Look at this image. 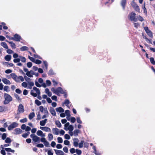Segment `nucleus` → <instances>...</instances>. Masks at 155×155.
Returning a JSON list of instances; mask_svg holds the SVG:
<instances>
[{
    "mask_svg": "<svg viewBox=\"0 0 155 155\" xmlns=\"http://www.w3.org/2000/svg\"><path fill=\"white\" fill-rule=\"evenodd\" d=\"M136 14L134 12H132L128 15L130 20L131 21H137V18H135Z\"/></svg>",
    "mask_w": 155,
    "mask_h": 155,
    "instance_id": "20e7f679",
    "label": "nucleus"
},
{
    "mask_svg": "<svg viewBox=\"0 0 155 155\" xmlns=\"http://www.w3.org/2000/svg\"><path fill=\"white\" fill-rule=\"evenodd\" d=\"M64 138L67 140H69L70 139V136L68 134H65L64 136Z\"/></svg>",
    "mask_w": 155,
    "mask_h": 155,
    "instance_id": "bf43d9fd",
    "label": "nucleus"
},
{
    "mask_svg": "<svg viewBox=\"0 0 155 155\" xmlns=\"http://www.w3.org/2000/svg\"><path fill=\"white\" fill-rule=\"evenodd\" d=\"M14 36L15 37V41H20V40L21 39V36L18 34H15Z\"/></svg>",
    "mask_w": 155,
    "mask_h": 155,
    "instance_id": "ddd939ff",
    "label": "nucleus"
},
{
    "mask_svg": "<svg viewBox=\"0 0 155 155\" xmlns=\"http://www.w3.org/2000/svg\"><path fill=\"white\" fill-rule=\"evenodd\" d=\"M65 114L66 116H69L70 115V111L68 110H65Z\"/></svg>",
    "mask_w": 155,
    "mask_h": 155,
    "instance_id": "338daca9",
    "label": "nucleus"
},
{
    "mask_svg": "<svg viewBox=\"0 0 155 155\" xmlns=\"http://www.w3.org/2000/svg\"><path fill=\"white\" fill-rule=\"evenodd\" d=\"M2 82L5 84H11L10 81L6 78H2Z\"/></svg>",
    "mask_w": 155,
    "mask_h": 155,
    "instance_id": "f8f14e48",
    "label": "nucleus"
},
{
    "mask_svg": "<svg viewBox=\"0 0 155 155\" xmlns=\"http://www.w3.org/2000/svg\"><path fill=\"white\" fill-rule=\"evenodd\" d=\"M9 43L11 45V46L12 48H16L15 44L13 42H9Z\"/></svg>",
    "mask_w": 155,
    "mask_h": 155,
    "instance_id": "2f4dec72",
    "label": "nucleus"
},
{
    "mask_svg": "<svg viewBox=\"0 0 155 155\" xmlns=\"http://www.w3.org/2000/svg\"><path fill=\"white\" fill-rule=\"evenodd\" d=\"M76 153L78 155H80L81 154L82 152L81 150L76 149Z\"/></svg>",
    "mask_w": 155,
    "mask_h": 155,
    "instance_id": "69168bd1",
    "label": "nucleus"
},
{
    "mask_svg": "<svg viewBox=\"0 0 155 155\" xmlns=\"http://www.w3.org/2000/svg\"><path fill=\"white\" fill-rule=\"evenodd\" d=\"M35 116V114L34 112H32L30 113L28 116L30 120L32 119Z\"/></svg>",
    "mask_w": 155,
    "mask_h": 155,
    "instance_id": "b1692460",
    "label": "nucleus"
},
{
    "mask_svg": "<svg viewBox=\"0 0 155 155\" xmlns=\"http://www.w3.org/2000/svg\"><path fill=\"white\" fill-rule=\"evenodd\" d=\"M47 121V119H45L44 120H41L40 122V125L41 126H44Z\"/></svg>",
    "mask_w": 155,
    "mask_h": 155,
    "instance_id": "dca6fc26",
    "label": "nucleus"
},
{
    "mask_svg": "<svg viewBox=\"0 0 155 155\" xmlns=\"http://www.w3.org/2000/svg\"><path fill=\"white\" fill-rule=\"evenodd\" d=\"M73 145L75 147H77L78 145V142L79 140L77 138H74L73 139Z\"/></svg>",
    "mask_w": 155,
    "mask_h": 155,
    "instance_id": "9b49d317",
    "label": "nucleus"
},
{
    "mask_svg": "<svg viewBox=\"0 0 155 155\" xmlns=\"http://www.w3.org/2000/svg\"><path fill=\"white\" fill-rule=\"evenodd\" d=\"M64 144L66 145H68L70 144V142L68 140H65L64 142Z\"/></svg>",
    "mask_w": 155,
    "mask_h": 155,
    "instance_id": "e2e57ef3",
    "label": "nucleus"
},
{
    "mask_svg": "<svg viewBox=\"0 0 155 155\" xmlns=\"http://www.w3.org/2000/svg\"><path fill=\"white\" fill-rule=\"evenodd\" d=\"M30 137L32 138V140L35 143H39L40 142V138L34 134H31Z\"/></svg>",
    "mask_w": 155,
    "mask_h": 155,
    "instance_id": "39448f33",
    "label": "nucleus"
},
{
    "mask_svg": "<svg viewBox=\"0 0 155 155\" xmlns=\"http://www.w3.org/2000/svg\"><path fill=\"white\" fill-rule=\"evenodd\" d=\"M27 121V118H23V119L20 120V122L21 123H24L26 122Z\"/></svg>",
    "mask_w": 155,
    "mask_h": 155,
    "instance_id": "a18cd8bd",
    "label": "nucleus"
},
{
    "mask_svg": "<svg viewBox=\"0 0 155 155\" xmlns=\"http://www.w3.org/2000/svg\"><path fill=\"white\" fill-rule=\"evenodd\" d=\"M32 65V63L31 62H28L27 64V66L28 68H31Z\"/></svg>",
    "mask_w": 155,
    "mask_h": 155,
    "instance_id": "6e6d98bb",
    "label": "nucleus"
},
{
    "mask_svg": "<svg viewBox=\"0 0 155 155\" xmlns=\"http://www.w3.org/2000/svg\"><path fill=\"white\" fill-rule=\"evenodd\" d=\"M22 131L20 129L17 128L14 130V134L15 135L19 134L22 133Z\"/></svg>",
    "mask_w": 155,
    "mask_h": 155,
    "instance_id": "9d476101",
    "label": "nucleus"
},
{
    "mask_svg": "<svg viewBox=\"0 0 155 155\" xmlns=\"http://www.w3.org/2000/svg\"><path fill=\"white\" fill-rule=\"evenodd\" d=\"M20 61V58H15L13 60V61L15 63H18Z\"/></svg>",
    "mask_w": 155,
    "mask_h": 155,
    "instance_id": "3c124183",
    "label": "nucleus"
},
{
    "mask_svg": "<svg viewBox=\"0 0 155 155\" xmlns=\"http://www.w3.org/2000/svg\"><path fill=\"white\" fill-rule=\"evenodd\" d=\"M42 133L43 132L42 131L38 130L37 132V134L38 136H41Z\"/></svg>",
    "mask_w": 155,
    "mask_h": 155,
    "instance_id": "5fc2aeb1",
    "label": "nucleus"
},
{
    "mask_svg": "<svg viewBox=\"0 0 155 155\" xmlns=\"http://www.w3.org/2000/svg\"><path fill=\"white\" fill-rule=\"evenodd\" d=\"M54 150L55 151L56 154L57 155L64 154V153L61 150L55 149H54Z\"/></svg>",
    "mask_w": 155,
    "mask_h": 155,
    "instance_id": "aec40b11",
    "label": "nucleus"
},
{
    "mask_svg": "<svg viewBox=\"0 0 155 155\" xmlns=\"http://www.w3.org/2000/svg\"><path fill=\"white\" fill-rule=\"evenodd\" d=\"M5 150L7 152H11L12 153H14L15 152L14 150H12L11 148H5Z\"/></svg>",
    "mask_w": 155,
    "mask_h": 155,
    "instance_id": "c756f323",
    "label": "nucleus"
},
{
    "mask_svg": "<svg viewBox=\"0 0 155 155\" xmlns=\"http://www.w3.org/2000/svg\"><path fill=\"white\" fill-rule=\"evenodd\" d=\"M5 142L6 143H10L12 141L11 139L9 137H7L5 140Z\"/></svg>",
    "mask_w": 155,
    "mask_h": 155,
    "instance_id": "c9c22d12",
    "label": "nucleus"
},
{
    "mask_svg": "<svg viewBox=\"0 0 155 155\" xmlns=\"http://www.w3.org/2000/svg\"><path fill=\"white\" fill-rule=\"evenodd\" d=\"M19 57L20 59V61H21L22 62L24 63H25L26 62V59L25 57L21 56H20Z\"/></svg>",
    "mask_w": 155,
    "mask_h": 155,
    "instance_id": "a878e982",
    "label": "nucleus"
},
{
    "mask_svg": "<svg viewBox=\"0 0 155 155\" xmlns=\"http://www.w3.org/2000/svg\"><path fill=\"white\" fill-rule=\"evenodd\" d=\"M4 97L5 100L3 102V103L5 104H8L12 101V97L8 94L4 93Z\"/></svg>",
    "mask_w": 155,
    "mask_h": 155,
    "instance_id": "f257e3e1",
    "label": "nucleus"
},
{
    "mask_svg": "<svg viewBox=\"0 0 155 155\" xmlns=\"http://www.w3.org/2000/svg\"><path fill=\"white\" fill-rule=\"evenodd\" d=\"M12 72V71L9 69L6 70L5 71V73L6 74H9L11 73Z\"/></svg>",
    "mask_w": 155,
    "mask_h": 155,
    "instance_id": "774afa93",
    "label": "nucleus"
},
{
    "mask_svg": "<svg viewBox=\"0 0 155 155\" xmlns=\"http://www.w3.org/2000/svg\"><path fill=\"white\" fill-rule=\"evenodd\" d=\"M26 75L28 77H30V78H32L33 77V75H32L30 73V71H29L28 72H27L26 73Z\"/></svg>",
    "mask_w": 155,
    "mask_h": 155,
    "instance_id": "ea45409f",
    "label": "nucleus"
},
{
    "mask_svg": "<svg viewBox=\"0 0 155 155\" xmlns=\"http://www.w3.org/2000/svg\"><path fill=\"white\" fill-rule=\"evenodd\" d=\"M54 72L53 70L51 69H50L48 72V74L49 75H52L54 74Z\"/></svg>",
    "mask_w": 155,
    "mask_h": 155,
    "instance_id": "8fccbe9b",
    "label": "nucleus"
},
{
    "mask_svg": "<svg viewBox=\"0 0 155 155\" xmlns=\"http://www.w3.org/2000/svg\"><path fill=\"white\" fill-rule=\"evenodd\" d=\"M44 64L45 68L46 70H47L48 69V63L46 61H43Z\"/></svg>",
    "mask_w": 155,
    "mask_h": 155,
    "instance_id": "09e8293b",
    "label": "nucleus"
},
{
    "mask_svg": "<svg viewBox=\"0 0 155 155\" xmlns=\"http://www.w3.org/2000/svg\"><path fill=\"white\" fill-rule=\"evenodd\" d=\"M28 84L29 86L28 88L30 89H31L32 87L34 85V83L31 81L30 82H29Z\"/></svg>",
    "mask_w": 155,
    "mask_h": 155,
    "instance_id": "4be33fe9",
    "label": "nucleus"
},
{
    "mask_svg": "<svg viewBox=\"0 0 155 155\" xmlns=\"http://www.w3.org/2000/svg\"><path fill=\"white\" fill-rule=\"evenodd\" d=\"M84 141L81 140V142L78 144L79 147L80 148H81L83 147Z\"/></svg>",
    "mask_w": 155,
    "mask_h": 155,
    "instance_id": "72a5a7b5",
    "label": "nucleus"
},
{
    "mask_svg": "<svg viewBox=\"0 0 155 155\" xmlns=\"http://www.w3.org/2000/svg\"><path fill=\"white\" fill-rule=\"evenodd\" d=\"M21 86L25 88H26L27 86V84L25 82H23L21 84Z\"/></svg>",
    "mask_w": 155,
    "mask_h": 155,
    "instance_id": "13d9d810",
    "label": "nucleus"
},
{
    "mask_svg": "<svg viewBox=\"0 0 155 155\" xmlns=\"http://www.w3.org/2000/svg\"><path fill=\"white\" fill-rule=\"evenodd\" d=\"M48 140L49 141H51L53 140V137L52 134H49L48 135Z\"/></svg>",
    "mask_w": 155,
    "mask_h": 155,
    "instance_id": "393cba45",
    "label": "nucleus"
},
{
    "mask_svg": "<svg viewBox=\"0 0 155 155\" xmlns=\"http://www.w3.org/2000/svg\"><path fill=\"white\" fill-rule=\"evenodd\" d=\"M67 130H68L70 131H72L74 129V127L72 125H70L69 127H68Z\"/></svg>",
    "mask_w": 155,
    "mask_h": 155,
    "instance_id": "a19ab883",
    "label": "nucleus"
},
{
    "mask_svg": "<svg viewBox=\"0 0 155 155\" xmlns=\"http://www.w3.org/2000/svg\"><path fill=\"white\" fill-rule=\"evenodd\" d=\"M70 102L69 100L66 99L65 101L64 104L67 106L68 108H69V107L68 106V104H69Z\"/></svg>",
    "mask_w": 155,
    "mask_h": 155,
    "instance_id": "f704fd0d",
    "label": "nucleus"
},
{
    "mask_svg": "<svg viewBox=\"0 0 155 155\" xmlns=\"http://www.w3.org/2000/svg\"><path fill=\"white\" fill-rule=\"evenodd\" d=\"M43 130L46 132H51V130L48 127H44V128Z\"/></svg>",
    "mask_w": 155,
    "mask_h": 155,
    "instance_id": "e433bc0d",
    "label": "nucleus"
},
{
    "mask_svg": "<svg viewBox=\"0 0 155 155\" xmlns=\"http://www.w3.org/2000/svg\"><path fill=\"white\" fill-rule=\"evenodd\" d=\"M64 91L61 87H58L56 89V94L58 95L60 94H64Z\"/></svg>",
    "mask_w": 155,
    "mask_h": 155,
    "instance_id": "1a4fd4ad",
    "label": "nucleus"
},
{
    "mask_svg": "<svg viewBox=\"0 0 155 155\" xmlns=\"http://www.w3.org/2000/svg\"><path fill=\"white\" fill-rule=\"evenodd\" d=\"M10 76L14 80L17 76L14 73H11L10 74Z\"/></svg>",
    "mask_w": 155,
    "mask_h": 155,
    "instance_id": "79ce46f5",
    "label": "nucleus"
},
{
    "mask_svg": "<svg viewBox=\"0 0 155 155\" xmlns=\"http://www.w3.org/2000/svg\"><path fill=\"white\" fill-rule=\"evenodd\" d=\"M35 85L39 87H40L41 86L44 88L46 87L47 86L46 84L43 82V80L41 78H39L38 79V82L35 81Z\"/></svg>",
    "mask_w": 155,
    "mask_h": 155,
    "instance_id": "f03ea898",
    "label": "nucleus"
},
{
    "mask_svg": "<svg viewBox=\"0 0 155 155\" xmlns=\"http://www.w3.org/2000/svg\"><path fill=\"white\" fill-rule=\"evenodd\" d=\"M14 96L18 101L21 102V99L18 94H14Z\"/></svg>",
    "mask_w": 155,
    "mask_h": 155,
    "instance_id": "cd10ccee",
    "label": "nucleus"
},
{
    "mask_svg": "<svg viewBox=\"0 0 155 155\" xmlns=\"http://www.w3.org/2000/svg\"><path fill=\"white\" fill-rule=\"evenodd\" d=\"M35 103L38 106H39L41 104V102L38 100L35 101Z\"/></svg>",
    "mask_w": 155,
    "mask_h": 155,
    "instance_id": "4c0bfd02",
    "label": "nucleus"
},
{
    "mask_svg": "<svg viewBox=\"0 0 155 155\" xmlns=\"http://www.w3.org/2000/svg\"><path fill=\"white\" fill-rule=\"evenodd\" d=\"M9 87L8 86H5L3 88L4 91L6 92H8L9 91Z\"/></svg>",
    "mask_w": 155,
    "mask_h": 155,
    "instance_id": "c85d7f7f",
    "label": "nucleus"
},
{
    "mask_svg": "<svg viewBox=\"0 0 155 155\" xmlns=\"http://www.w3.org/2000/svg\"><path fill=\"white\" fill-rule=\"evenodd\" d=\"M24 78L25 81L27 82L28 83L31 81V79L28 77L24 76Z\"/></svg>",
    "mask_w": 155,
    "mask_h": 155,
    "instance_id": "bb28decb",
    "label": "nucleus"
},
{
    "mask_svg": "<svg viewBox=\"0 0 155 155\" xmlns=\"http://www.w3.org/2000/svg\"><path fill=\"white\" fill-rule=\"evenodd\" d=\"M34 62L37 64H40L41 63V61L38 59H35Z\"/></svg>",
    "mask_w": 155,
    "mask_h": 155,
    "instance_id": "58836bf2",
    "label": "nucleus"
},
{
    "mask_svg": "<svg viewBox=\"0 0 155 155\" xmlns=\"http://www.w3.org/2000/svg\"><path fill=\"white\" fill-rule=\"evenodd\" d=\"M142 8L143 10V12L144 13H145L146 14H147V9L145 7V3H144L143 6L142 7Z\"/></svg>",
    "mask_w": 155,
    "mask_h": 155,
    "instance_id": "de8ad7c7",
    "label": "nucleus"
},
{
    "mask_svg": "<svg viewBox=\"0 0 155 155\" xmlns=\"http://www.w3.org/2000/svg\"><path fill=\"white\" fill-rule=\"evenodd\" d=\"M7 134L6 133H3L2 135V138L3 140H5L6 138Z\"/></svg>",
    "mask_w": 155,
    "mask_h": 155,
    "instance_id": "680f3d73",
    "label": "nucleus"
},
{
    "mask_svg": "<svg viewBox=\"0 0 155 155\" xmlns=\"http://www.w3.org/2000/svg\"><path fill=\"white\" fill-rule=\"evenodd\" d=\"M58 142V143H61L63 142V140L61 137H58L57 138Z\"/></svg>",
    "mask_w": 155,
    "mask_h": 155,
    "instance_id": "37998d69",
    "label": "nucleus"
},
{
    "mask_svg": "<svg viewBox=\"0 0 155 155\" xmlns=\"http://www.w3.org/2000/svg\"><path fill=\"white\" fill-rule=\"evenodd\" d=\"M33 90L31 91L30 94L33 96L35 97H37L38 95H40V91L39 89L36 87H34L33 88Z\"/></svg>",
    "mask_w": 155,
    "mask_h": 155,
    "instance_id": "7ed1b4c3",
    "label": "nucleus"
},
{
    "mask_svg": "<svg viewBox=\"0 0 155 155\" xmlns=\"http://www.w3.org/2000/svg\"><path fill=\"white\" fill-rule=\"evenodd\" d=\"M70 123L69 122L67 123L66 124H65L64 125V129L65 130H67V129L66 128L67 127H68L70 125Z\"/></svg>",
    "mask_w": 155,
    "mask_h": 155,
    "instance_id": "603ef678",
    "label": "nucleus"
},
{
    "mask_svg": "<svg viewBox=\"0 0 155 155\" xmlns=\"http://www.w3.org/2000/svg\"><path fill=\"white\" fill-rule=\"evenodd\" d=\"M52 132L53 134L55 135H58L59 134V129L58 128H53L52 129Z\"/></svg>",
    "mask_w": 155,
    "mask_h": 155,
    "instance_id": "f3484780",
    "label": "nucleus"
},
{
    "mask_svg": "<svg viewBox=\"0 0 155 155\" xmlns=\"http://www.w3.org/2000/svg\"><path fill=\"white\" fill-rule=\"evenodd\" d=\"M150 61L151 63L153 65H155V61L153 58H150Z\"/></svg>",
    "mask_w": 155,
    "mask_h": 155,
    "instance_id": "49530a36",
    "label": "nucleus"
},
{
    "mask_svg": "<svg viewBox=\"0 0 155 155\" xmlns=\"http://www.w3.org/2000/svg\"><path fill=\"white\" fill-rule=\"evenodd\" d=\"M77 122L79 124H82V121L81 120L80 117H77Z\"/></svg>",
    "mask_w": 155,
    "mask_h": 155,
    "instance_id": "4d7b16f0",
    "label": "nucleus"
},
{
    "mask_svg": "<svg viewBox=\"0 0 155 155\" xmlns=\"http://www.w3.org/2000/svg\"><path fill=\"white\" fill-rule=\"evenodd\" d=\"M126 0H121L120 4L123 9H124L126 4Z\"/></svg>",
    "mask_w": 155,
    "mask_h": 155,
    "instance_id": "2eb2a0df",
    "label": "nucleus"
},
{
    "mask_svg": "<svg viewBox=\"0 0 155 155\" xmlns=\"http://www.w3.org/2000/svg\"><path fill=\"white\" fill-rule=\"evenodd\" d=\"M74 133V135L76 136L78 135V133H80V130L77 129L73 131Z\"/></svg>",
    "mask_w": 155,
    "mask_h": 155,
    "instance_id": "5701e85b",
    "label": "nucleus"
},
{
    "mask_svg": "<svg viewBox=\"0 0 155 155\" xmlns=\"http://www.w3.org/2000/svg\"><path fill=\"white\" fill-rule=\"evenodd\" d=\"M18 124L16 122L12 123L8 127V129L9 130H12L14 128L18 127Z\"/></svg>",
    "mask_w": 155,
    "mask_h": 155,
    "instance_id": "423d86ee",
    "label": "nucleus"
},
{
    "mask_svg": "<svg viewBox=\"0 0 155 155\" xmlns=\"http://www.w3.org/2000/svg\"><path fill=\"white\" fill-rule=\"evenodd\" d=\"M12 56L10 55H7L5 57V58L7 61H9L11 59Z\"/></svg>",
    "mask_w": 155,
    "mask_h": 155,
    "instance_id": "412c9836",
    "label": "nucleus"
},
{
    "mask_svg": "<svg viewBox=\"0 0 155 155\" xmlns=\"http://www.w3.org/2000/svg\"><path fill=\"white\" fill-rule=\"evenodd\" d=\"M55 124L58 127H61V123L59 120H57V121H56Z\"/></svg>",
    "mask_w": 155,
    "mask_h": 155,
    "instance_id": "473e14b6",
    "label": "nucleus"
},
{
    "mask_svg": "<svg viewBox=\"0 0 155 155\" xmlns=\"http://www.w3.org/2000/svg\"><path fill=\"white\" fill-rule=\"evenodd\" d=\"M131 5L136 11L140 12V9L139 6L134 1L132 3Z\"/></svg>",
    "mask_w": 155,
    "mask_h": 155,
    "instance_id": "0eeeda50",
    "label": "nucleus"
},
{
    "mask_svg": "<svg viewBox=\"0 0 155 155\" xmlns=\"http://www.w3.org/2000/svg\"><path fill=\"white\" fill-rule=\"evenodd\" d=\"M63 150L66 153H67L68 152V149L66 147H64L63 149Z\"/></svg>",
    "mask_w": 155,
    "mask_h": 155,
    "instance_id": "052dcab7",
    "label": "nucleus"
},
{
    "mask_svg": "<svg viewBox=\"0 0 155 155\" xmlns=\"http://www.w3.org/2000/svg\"><path fill=\"white\" fill-rule=\"evenodd\" d=\"M5 109V106H0V112H2Z\"/></svg>",
    "mask_w": 155,
    "mask_h": 155,
    "instance_id": "c03bdc74",
    "label": "nucleus"
},
{
    "mask_svg": "<svg viewBox=\"0 0 155 155\" xmlns=\"http://www.w3.org/2000/svg\"><path fill=\"white\" fill-rule=\"evenodd\" d=\"M1 46L3 47L4 48L6 49H8V47L7 44L5 42H1L0 44Z\"/></svg>",
    "mask_w": 155,
    "mask_h": 155,
    "instance_id": "a211bd4d",
    "label": "nucleus"
},
{
    "mask_svg": "<svg viewBox=\"0 0 155 155\" xmlns=\"http://www.w3.org/2000/svg\"><path fill=\"white\" fill-rule=\"evenodd\" d=\"M56 110L57 112L60 113H62L64 111V110L61 107L56 108Z\"/></svg>",
    "mask_w": 155,
    "mask_h": 155,
    "instance_id": "6ab92c4d",
    "label": "nucleus"
},
{
    "mask_svg": "<svg viewBox=\"0 0 155 155\" xmlns=\"http://www.w3.org/2000/svg\"><path fill=\"white\" fill-rule=\"evenodd\" d=\"M28 50V47L26 46H23L20 48V50L22 51Z\"/></svg>",
    "mask_w": 155,
    "mask_h": 155,
    "instance_id": "7c9ffc66",
    "label": "nucleus"
},
{
    "mask_svg": "<svg viewBox=\"0 0 155 155\" xmlns=\"http://www.w3.org/2000/svg\"><path fill=\"white\" fill-rule=\"evenodd\" d=\"M46 84L48 86H50L51 84V81L49 80H46Z\"/></svg>",
    "mask_w": 155,
    "mask_h": 155,
    "instance_id": "864d4df0",
    "label": "nucleus"
},
{
    "mask_svg": "<svg viewBox=\"0 0 155 155\" xmlns=\"http://www.w3.org/2000/svg\"><path fill=\"white\" fill-rule=\"evenodd\" d=\"M49 111L51 114L53 116H56V113L55 110L54 108L52 107H50Z\"/></svg>",
    "mask_w": 155,
    "mask_h": 155,
    "instance_id": "4468645a",
    "label": "nucleus"
},
{
    "mask_svg": "<svg viewBox=\"0 0 155 155\" xmlns=\"http://www.w3.org/2000/svg\"><path fill=\"white\" fill-rule=\"evenodd\" d=\"M44 112L45 114L48 115V111L47 108H45L44 109Z\"/></svg>",
    "mask_w": 155,
    "mask_h": 155,
    "instance_id": "0e129e2a",
    "label": "nucleus"
},
{
    "mask_svg": "<svg viewBox=\"0 0 155 155\" xmlns=\"http://www.w3.org/2000/svg\"><path fill=\"white\" fill-rule=\"evenodd\" d=\"M24 109L23 105L21 104H20L18 106V113H21L24 112Z\"/></svg>",
    "mask_w": 155,
    "mask_h": 155,
    "instance_id": "6e6552de",
    "label": "nucleus"
}]
</instances>
